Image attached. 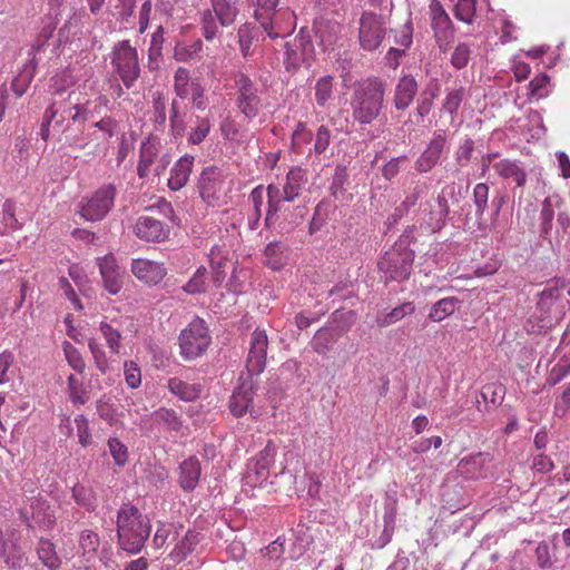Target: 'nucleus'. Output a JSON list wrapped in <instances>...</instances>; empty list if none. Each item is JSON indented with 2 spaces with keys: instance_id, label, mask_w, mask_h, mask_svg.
I'll return each instance as SVG.
<instances>
[{
  "instance_id": "nucleus-1",
  "label": "nucleus",
  "mask_w": 570,
  "mask_h": 570,
  "mask_svg": "<svg viewBox=\"0 0 570 570\" xmlns=\"http://www.w3.org/2000/svg\"><path fill=\"white\" fill-rule=\"evenodd\" d=\"M151 523L147 515L127 502L117 512V535L119 547L131 553H139L150 535Z\"/></svg>"
},
{
  "instance_id": "nucleus-2",
  "label": "nucleus",
  "mask_w": 570,
  "mask_h": 570,
  "mask_svg": "<svg viewBox=\"0 0 570 570\" xmlns=\"http://www.w3.org/2000/svg\"><path fill=\"white\" fill-rule=\"evenodd\" d=\"M386 82L381 78H368L353 89L351 96L352 117L362 126L372 124L384 108Z\"/></svg>"
},
{
  "instance_id": "nucleus-3",
  "label": "nucleus",
  "mask_w": 570,
  "mask_h": 570,
  "mask_svg": "<svg viewBox=\"0 0 570 570\" xmlns=\"http://www.w3.org/2000/svg\"><path fill=\"white\" fill-rule=\"evenodd\" d=\"M414 226L407 227L379 261L377 267L384 275L385 283H401L409 278L415 256L410 247L414 240Z\"/></svg>"
},
{
  "instance_id": "nucleus-4",
  "label": "nucleus",
  "mask_w": 570,
  "mask_h": 570,
  "mask_svg": "<svg viewBox=\"0 0 570 570\" xmlns=\"http://www.w3.org/2000/svg\"><path fill=\"white\" fill-rule=\"evenodd\" d=\"M209 1L212 8L200 13L202 35L206 41H213L219 35V26L226 28L234 24L239 12L236 1Z\"/></svg>"
},
{
  "instance_id": "nucleus-5",
  "label": "nucleus",
  "mask_w": 570,
  "mask_h": 570,
  "mask_svg": "<svg viewBox=\"0 0 570 570\" xmlns=\"http://www.w3.org/2000/svg\"><path fill=\"white\" fill-rule=\"evenodd\" d=\"M110 58L115 72L119 76L124 86L130 89L140 77L137 49L130 45L129 40H121L115 43Z\"/></svg>"
},
{
  "instance_id": "nucleus-6",
  "label": "nucleus",
  "mask_w": 570,
  "mask_h": 570,
  "mask_svg": "<svg viewBox=\"0 0 570 570\" xmlns=\"http://www.w3.org/2000/svg\"><path fill=\"white\" fill-rule=\"evenodd\" d=\"M212 342L204 320L196 317L179 335L180 354L185 360L203 355Z\"/></svg>"
},
{
  "instance_id": "nucleus-7",
  "label": "nucleus",
  "mask_w": 570,
  "mask_h": 570,
  "mask_svg": "<svg viewBox=\"0 0 570 570\" xmlns=\"http://www.w3.org/2000/svg\"><path fill=\"white\" fill-rule=\"evenodd\" d=\"M314 59V43L304 30H301L292 41L285 43L284 67L287 72L295 73L303 66L309 68Z\"/></svg>"
},
{
  "instance_id": "nucleus-8",
  "label": "nucleus",
  "mask_w": 570,
  "mask_h": 570,
  "mask_svg": "<svg viewBox=\"0 0 570 570\" xmlns=\"http://www.w3.org/2000/svg\"><path fill=\"white\" fill-rule=\"evenodd\" d=\"M386 22L383 16L364 11L358 20V41L365 51H375L386 36Z\"/></svg>"
},
{
  "instance_id": "nucleus-9",
  "label": "nucleus",
  "mask_w": 570,
  "mask_h": 570,
  "mask_svg": "<svg viewBox=\"0 0 570 570\" xmlns=\"http://www.w3.org/2000/svg\"><path fill=\"white\" fill-rule=\"evenodd\" d=\"M236 105L239 111L248 120H253L262 108V98L254 81L244 72L235 78Z\"/></svg>"
},
{
  "instance_id": "nucleus-10",
  "label": "nucleus",
  "mask_w": 570,
  "mask_h": 570,
  "mask_svg": "<svg viewBox=\"0 0 570 570\" xmlns=\"http://www.w3.org/2000/svg\"><path fill=\"white\" fill-rule=\"evenodd\" d=\"M117 193L118 189L115 184L102 185L81 206V216L90 222L101 220L112 208Z\"/></svg>"
},
{
  "instance_id": "nucleus-11",
  "label": "nucleus",
  "mask_w": 570,
  "mask_h": 570,
  "mask_svg": "<svg viewBox=\"0 0 570 570\" xmlns=\"http://www.w3.org/2000/svg\"><path fill=\"white\" fill-rule=\"evenodd\" d=\"M268 338L265 331L255 330L250 337V347L246 360L247 377L253 379L264 372L266 367Z\"/></svg>"
},
{
  "instance_id": "nucleus-12",
  "label": "nucleus",
  "mask_w": 570,
  "mask_h": 570,
  "mask_svg": "<svg viewBox=\"0 0 570 570\" xmlns=\"http://www.w3.org/2000/svg\"><path fill=\"white\" fill-rule=\"evenodd\" d=\"M257 382L245 376L243 372L239 377V384L229 399V411L235 417H242L247 413L253 404L254 395L257 391Z\"/></svg>"
},
{
  "instance_id": "nucleus-13",
  "label": "nucleus",
  "mask_w": 570,
  "mask_h": 570,
  "mask_svg": "<svg viewBox=\"0 0 570 570\" xmlns=\"http://www.w3.org/2000/svg\"><path fill=\"white\" fill-rule=\"evenodd\" d=\"M446 145V135L444 130H435L433 137L422 151L414 164V168L420 174H426L439 163L444 147Z\"/></svg>"
},
{
  "instance_id": "nucleus-14",
  "label": "nucleus",
  "mask_w": 570,
  "mask_h": 570,
  "mask_svg": "<svg viewBox=\"0 0 570 570\" xmlns=\"http://www.w3.org/2000/svg\"><path fill=\"white\" fill-rule=\"evenodd\" d=\"M223 184L224 176L220 168L216 166L204 168L197 181V188L203 200L209 205L217 200Z\"/></svg>"
},
{
  "instance_id": "nucleus-15",
  "label": "nucleus",
  "mask_w": 570,
  "mask_h": 570,
  "mask_svg": "<svg viewBox=\"0 0 570 570\" xmlns=\"http://www.w3.org/2000/svg\"><path fill=\"white\" fill-rule=\"evenodd\" d=\"M134 229L138 238L153 243L166 240L170 233L168 225L151 216H140Z\"/></svg>"
},
{
  "instance_id": "nucleus-16",
  "label": "nucleus",
  "mask_w": 570,
  "mask_h": 570,
  "mask_svg": "<svg viewBox=\"0 0 570 570\" xmlns=\"http://www.w3.org/2000/svg\"><path fill=\"white\" fill-rule=\"evenodd\" d=\"M428 208L423 210L424 223L432 233L441 232L445 226L450 215V206L444 191L435 198V204L428 203Z\"/></svg>"
},
{
  "instance_id": "nucleus-17",
  "label": "nucleus",
  "mask_w": 570,
  "mask_h": 570,
  "mask_svg": "<svg viewBox=\"0 0 570 570\" xmlns=\"http://www.w3.org/2000/svg\"><path fill=\"white\" fill-rule=\"evenodd\" d=\"M132 274L147 285H158L167 274L163 263L137 258L131 263Z\"/></svg>"
},
{
  "instance_id": "nucleus-18",
  "label": "nucleus",
  "mask_w": 570,
  "mask_h": 570,
  "mask_svg": "<svg viewBox=\"0 0 570 570\" xmlns=\"http://www.w3.org/2000/svg\"><path fill=\"white\" fill-rule=\"evenodd\" d=\"M202 474L199 460L191 455L184 460L178 468V484L185 492L196 489Z\"/></svg>"
},
{
  "instance_id": "nucleus-19",
  "label": "nucleus",
  "mask_w": 570,
  "mask_h": 570,
  "mask_svg": "<svg viewBox=\"0 0 570 570\" xmlns=\"http://www.w3.org/2000/svg\"><path fill=\"white\" fill-rule=\"evenodd\" d=\"M419 85L412 75L402 76L394 91L393 104L397 110H405L413 102L417 94Z\"/></svg>"
},
{
  "instance_id": "nucleus-20",
  "label": "nucleus",
  "mask_w": 570,
  "mask_h": 570,
  "mask_svg": "<svg viewBox=\"0 0 570 570\" xmlns=\"http://www.w3.org/2000/svg\"><path fill=\"white\" fill-rule=\"evenodd\" d=\"M266 191L268 200L264 225L267 229L276 230L284 210L282 203L285 200L283 199L279 187L274 184L268 185Z\"/></svg>"
},
{
  "instance_id": "nucleus-21",
  "label": "nucleus",
  "mask_w": 570,
  "mask_h": 570,
  "mask_svg": "<svg viewBox=\"0 0 570 570\" xmlns=\"http://www.w3.org/2000/svg\"><path fill=\"white\" fill-rule=\"evenodd\" d=\"M42 46L43 43H39L31 48L32 58L24 65L19 75L16 76L11 81V89L17 97H22L26 94L32 79L35 78L36 69L38 66V61L35 55L36 51H39L42 48Z\"/></svg>"
},
{
  "instance_id": "nucleus-22",
  "label": "nucleus",
  "mask_w": 570,
  "mask_h": 570,
  "mask_svg": "<svg viewBox=\"0 0 570 570\" xmlns=\"http://www.w3.org/2000/svg\"><path fill=\"white\" fill-rule=\"evenodd\" d=\"M194 160V156L184 155L174 164L168 179V187L171 190H179L187 184L193 170Z\"/></svg>"
},
{
  "instance_id": "nucleus-23",
  "label": "nucleus",
  "mask_w": 570,
  "mask_h": 570,
  "mask_svg": "<svg viewBox=\"0 0 570 570\" xmlns=\"http://www.w3.org/2000/svg\"><path fill=\"white\" fill-rule=\"evenodd\" d=\"M491 461L489 453L479 452L476 454L463 458L459 465V472L470 479L485 478L484 465Z\"/></svg>"
},
{
  "instance_id": "nucleus-24",
  "label": "nucleus",
  "mask_w": 570,
  "mask_h": 570,
  "mask_svg": "<svg viewBox=\"0 0 570 570\" xmlns=\"http://www.w3.org/2000/svg\"><path fill=\"white\" fill-rule=\"evenodd\" d=\"M307 181L306 173L299 167H293L286 175V181L281 190L283 199L286 203H292L297 198L303 189V186Z\"/></svg>"
},
{
  "instance_id": "nucleus-25",
  "label": "nucleus",
  "mask_w": 570,
  "mask_h": 570,
  "mask_svg": "<svg viewBox=\"0 0 570 570\" xmlns=\"http://www.w3.org/2000/svg\"><path fill=\"white\" fill-rule=\"evenodd\" d=\"M497 174L504 179H513L517 187H524L528 179L527 171L517 160L502 159L493 165Z\"/></svg>"
},
{
  "instance_id": "nucleus-26",
  "label": "nucleus",
  "mask_w": 570,
  "mask_h": 570,
  "mask_svg": "<svg viewBox=\"0 0 570 570\" xmlns=\"http://www.w3.org/2000/svg\"><path fill=\"white\" fill-rule=\"evenodd\" d=\"M168 390L185 402H193L200 396L203 386L198 383H188L179 377L168 380Z\"/></svg>"
},
{
  "instance_id": "nucleus-27",
  "label": "nucleus",
  "mask_w": 570,
  "mask_h": 570,
  "mask_svg": "<svg viewBox=\"0 0 570 570\" xmlns=\"http://www.w3.org/2000/svg\"><path fill=\"white\" fill-rule=\"evenodd\" d=\"M432 9V28L434 36L440 42L442 39L448 40L453 37L452 21L443 8L438 3Z\"/></svg>"
},
{
  "instance_id": "nucleus-28",
  "label": "nucleus",
  "mask_w": 570,
  "mask_h": 570,
  "mask_svg": "<svg viewBox=\"0 0 570 570\" xmlns=\"http://www.w3.org/2000/svg\"><path fill=\"white\" fill-rule=\"evenodd\" d=\"M32 519L43 530H50L56 523V515L50 504L42 498H37L31 503Z\"/></svg>"
},
{
  "instance_id": "nucleus-29",
  "label": "nucleus",
  "mask_w": 570,
  "mask_h": 570,
  "mask_svg": "<svg viewBox=\"0 0 570 570\" xmlns=\"http://www.w3.org/2000/svg\"><path fill=\"white\" fill-rule=\"evenodd\" d=\"M306 214H307V208L305 206L284 208L283 215L279 219L276 232H278L281 234L291 233L295 227H297L299 224H302Z\"/></svg>"
},
{
  "instance_id": "nucleus-30",
  "label": "nucleus",
  "mask_w": 570,
  "mask_h": 570,
  "mask_svg": "<svg viewBox=\"0 0 570 570\" xmlns=\"http://www.w3.org/2000/svg\"><path fill=\"white\" fill-rule=\"evenodd\" d=\"M276 445L272 440L267 442L265 448L253 460V469L258 478L266 479L269 468L275 462Z\"/></svg>"
},
{
  "instance_id": "nucleus-31",
  "label": "nucleus",
  "mask_w": 570,
  "mask_h": 570,
  "mask_svg": "<svg viewBox=\"0 0 570 570\" xmlns=\"http://www.w3.org/2000/svg\"><path fill=\"white\" fill-rule=\"evenodd\" d=\"M553 219H554V209L552 205V199L547 197L541 205L540 216H539V229L540 237L548 240L550 244L553 243Z\"/></svg>"
},
{
  "instance_id": "nucleus-32",
  "label": "nucleus",
  "mask_w": 570,
  "mask_h": 570,
  "mask_svg": "<svg viewBox=\"0 0 570 570\" xmlns=\"http://www.w3.org/2000/svg\"><path fill=\"white\" fill-rule=\"evenodd\" d=\"M199 533L194 530H188L184 538L175 546L169 557L174 562H180L190 554L199 543Z\"/></svg>"
},
{
  "instance_id": "nucleus-33",
  "label": "nucleus",
  "mask_w": 570,
  "mask_h": 570,
  "mask_svg": "<svg viewBox=\"0 0 570 570\" xmlns=\"http://www.w3.org/2000/svg\"><path fill=\"white\" fill-rule=\"evenodd\" d=\"M264 257L269 268L279 271L287 262L286 248L279 242H272L265 247Z\"/></svg>"
},
{
  "instance_id": "nucleus-34",
  "label": "nucleus",
  "mask_w": 570,
  "mask_h": 570,
  "mask_svg": "<svg viewBox=\"0 0 570 570\" xmlns=\"http://www.w3.org/2000/svg\"><path fill=\"white\" fill-rule=\"evenodd\" d=\"M67 392L70 402L76 406L85 405L90 400L88 387L73 374L67 379Z\"/></svg>"
},
{
  "instance_id": "nucleus-35",
  "label": "nucleus",
  "mask_w": 570,
  "mask_h": 570,
  "mask_svg": "<svg viewBox=\"0 0 570 570\" xmlns=\"http://www.w3.org/2000/svg\"><path fill=\"white\" fill-rule=\"evenodd\" d=\"M55 111L53 121L56 126L61 127L67 118L70 119L72 111L71 94L67 98L53 99L45 111Z\"/></svg>"
},
{
  "instance_id": "nucleus-36",
  "label": "nucleus",
  "mask_w": 570,
  "mask_h": 570,
  "mask_svg": "<svg viewBox=\"0 0 570 570\" xmlns=\"http://www.w3.org/2000/svg\"><path fill=\"white\" fill-rule=\"evenodd\" d=\"M98 266L104 279V285H117L120 271L116 258L112 255H106L98 258Z\"/></svg>"
},
{
  "instance_id": "nucleus-37",
  "label": "nucleus",
  "mask_w": 570,
  "mask_h": 570,
  "mask_svg": "<svg viewBox=\"0 0 570 570\" xmlns=\"http://www.w3.org/2000/svg\"><path fill=\"white\" fill-rule=\"evenodd\" d=\"M37 553L43 566L48 569L57 570L60 567L61 561L57 556L53 543L50 540L41 538L39 540Z\"/></svg>"
},
{
  "instance_id": "nucleus-38",
  "label": "nucleus",
  "mask_w": 570,
  "mask_h": 570,
  "mask_svg": "<svg viewBox=\"0 0 570 570\" xmlns=\"http://www.w3.org/2000/svg\"><path fill=\"white\" fill-rule=\"evenodd\" d=\"M71 494L78 505L85 508L89 512L96 510L97 497L92 489L77 483L72 487Z\"/></svg>"
},
{
  "instance_id": "nucleus-39",
  "label": "nucleus",
  "mask_w": 570,
  "mask_h": 570,
  "mask_svg": "<svg viewBox=\"0 0 570 570\" xmlns=\"http://www.w3.org/2000/svg\"><path fill=\"white\" fill-rule=\"evenodd\" d=\"M228 272H232L228 285H233L236 278L234 264L226 259H219L217 262H215L214 258L210 259V279L215 284H222L226 279Z\"/></svg>"
},
{
  "instance_id": "nucleus-40",
  "label": "nucleus",
  "mask_w": 570,
  "mask_h": 570,
  "mask_svg": "<svg viewBox=\"0 0 570 570\" xmlns=\"http://www.w3.org/2000/svg\"><path fill=\"white\" fill-rule=\"evenodd\" d=\"M415 307L413 303L406 302L403 303L395 308H393L390 313H386L384 315H379L376 317V323L380 327H386L390 326L397 321L402 320L406 315H411L414 312Z\"/></svg>"
},
{
  "instance_id": "nucleus-41",
  "label": "nucleus",
  "mask_w": 570,
  "mask_h": 570,
  "mask_svg": "<svg viewBox=\"0 0 570 570\" xmlns=\"http://www.w3.org/2000/svg\"><path fill=\"white\" fill-rule=\"evenodd\" d=\"M334 77H321L315 83V100L317 106L325 107L333 99Z\"/></svg>"
},
{
  "instance_id": "nucleus-42",
  "label": "nucleus",
  "mask_w": 570,
  "mask_h": 570,
  "mask_svg": "<svg viewBox=\"0 0 570 570\" xmlns=\"http://www.w3.org/2000/svg\"><path fill=\"white\" fill-rule=\"evenodd\" d=\"M335 343V336L331 328L321 327L312 340V348L320 355H325Z\"/></svg>"
},
{
  "instance_id": "nucleus-43",
  "label": "nucleus",
  "mask_w": 570,
  "mask_h": 570,
  "mask_svg": "<svg viewBox=\"0 0 570 570\" xmlns=\"http://www.w3.org/2000/svg\"><path fill=\"white\" fill-rule=\"evenodd\" d=\"M459 304V301L455 297H446L436 302L431 308L429 317L433 322H441L446 316L454 313Z\"/></svg>"
},
{
  "instance_id": "nucleus-44",
  "label": "nucleus",
  "mask_w": 570,
  "mask_h": 570,
  "mask_svg": "<svg viewBox=\"0 0 570 570\" xmlns=\"http://www.w3.org/2000/svg\"><path fill=\"white\" fill-rule=\"evenodd\" d=\"M570 374V357L563 355L560 360L552 366L546 377L547 386H554L560 383L564 377Z\"/></svg>"
},
{
  "instance_id": "nucleus-45",
  "label": "nucleus",
  "mask_w": 570,
  "mask_h": 570,
  "mask_svg": "<svg viewBox=\"0 0 570 570\" xmlns=\"http://www.w3.org/2000/svg\"><path fill=\"white\" fill-rule=\"evenodd\" d=\"M490 187L485 183H479L473 188V204L475 207V217L482 219L485 210L489 208Z\"/></svg>"
},
{
  "instance_id": "nucleus-46",
  "label": "nucleus",
  "mask_w": 570,
  "mask_h": 570,
  "mask_svg": "<svg viewBox=\"0 0 570 570\" xmlns=\"http://www.w3.org/2000/svg\"><path fill=\"white\" fill-rule=\"evenodd\" d=\"M249 199L253 203V215L249 222V227L256 229L262 217V206L264 204V188L262 185L256 186L249 194Z\"/></svg>"
},
{
  "instance_id": "nucleus-47",
  "label": "nucleus",
  "mask_w": 570,
  "mask_h": 570,
  "mask_svg": "<svg viewBox=\"0 0 570 570\" xmlns=\"http://www.w3.org/2000/svg\"><path fill=\"white\" fill-rule=\"evenodd\" d=\"M108 448L115 465L125 466L129 458L128 448L118 438H109Z\"/></svg>"
},
{
  "instance_id": "nucleus-48",
  "label": "nucleus",
  "mask_w": 570,
  "mask_h": 570,
  "mask_svg": "<svg viewBox=\"0 0 570 570\" xmlns=\"http://www.w3.org/2000/svg\"><path fill=\"white\" fill-rule=\"evenodd\" d=\"M63 353L68 364L79 374H82L86 368V363L79 351L69 342H63Z\"/></svg>"
},
{
  "instance_id": "nucleus-49",
  "label": "nucleus",
  "mask_w": 570,
  "mask_h": 570,
  "mask_svg": "<svg viewBox=\"0 0 570 570\" xmlns=\"http://www.w3.org/2000/svg\"><path fill=\"white\" fill-rule=\"evenodd\" d=\"M212 124L208 118L197 117L196 126L191 129L188 136V142L191 145H199L208 136Z\"/></svg>"
},
{
  "instance_id": "nucleus-50",
  "label": "nucleus",
  "mask_w": 570,
  "mask_h": 570,
  "mask_svg": "<svg viewBox=\"0 0 570 570\" xmlns=\"http://www.w3.org/2000/svg\"><path fill=\"white\" fill-rule=\"evenodd\" d=\"M137 0H116L114 17L120 23H128L134 16Z\"/></svg>"
},
{
  "instance_id": "nucleus-51",
  "label": "nucleus",
  "mask_w": 570,
  "mask_h": 570,
  "mask_svg": "<svg viewBox=\"0 0 570 570\" xmlns=\"http://www.w3.org/2000/svg\"><path fill=\"white\" fill-rule=\"evenodd\" d=\"M475 3L476 0H458L454 8L455 18L465 23H472L475 14Z\"/></svg>"
},
{
  "instance_id": "nucleus-52",
  "label": "nucleus",
  "mask_w": 570,
  "mask_h": 570,
  "mask_svg": "<svg viewBox=\"0 0 570 570\" xmlns=\"http://www.w3.org/2000/svg\"><path fill=\"white\" fill-rule=\"evenodd\" d=\"M549 76L540 73L534 77L529 83V98L537 97L539 99L546 98L549 95L548 90Z\"/></svg>"
},
{
  "instance_id": "nucleus-53",
  "label": "nucleus",
  "mask_w": 570,
  "mask_h": 570,
  "mask_svg": "<svg viewBox=\"0 0 570 570\" xmlns=\"http://www.w3.org/2000/svg\"><path fill=\"white\" fill-rule=\"evenodd\" d=\"M474 150V141L471 138H465L458 147L454 159L459 167H465L470 164Z\"/></svg>"
},
{
  "instance_id": "nucleus-54",
  "label": "nucleus",
  "mask_w": 570,
  "mask_h": 570,
  "mask_svg": "<svg viewBox=\"0 0 570 570\" xmlns=\"http://www.w3.org/2000/svg\"><path fill=\"white\" fill-rule=\"evenodd\" d=\"M239 49L244 58L252 55L250 48L253 43V32L249 23H244L238 28L237 31Z\"/></svg>"
},
{
  "instance_id": "nucleus-55",
  "label": "nucleus",
  "mask_w": 570,
  "mask_h": 570,
  "mask_svg": "<svg viewBox=\"0 0 570 570\" xmlns=\"http://www.w3.org/2000/svg\"><path fill=\"white\" fill-rule=\"evenodd\" d=\"M470 56H471L470 47L466 43L461 42L454 48V51L452 52L451 65L455 69L461 70L468 66Z\"/></svg>"
},
{
  "instance_id": "nucleus-56",
  "label": "nucleus",
  "mask_w": 570,
  "mask_h": 570,
  "mask_svg": "<svg viewBox=\"0 0 570 570\" xmlns=\"http://www.w3.org/2000/svg\"><path fill=\"white\" fill-rule=\"evenodd\" d=\"M464 99V88L451 90L446 94L443 102V109L450 115H455Z\"/></svg>"
},
{
  "instance_id": "nucleus-57",
  "label": "nucleus",
  "mask_w": 570,
  "mask_h": 570,
  "mask_svg": "<svg viewBox=\"0 0 570 570\" xmlns=\"http://www.w3.org/2000/svg\"><path fill=\"white\" fill-rule=\"evenodd\" d=\"M155 414L159 422L166 424L173 431H179L183 426L180 417L171 409L161 407Z\"/></svg>"
},
{
  "instance_id": "nucleus-58",
  "label": "nucleus",
  "mask_w": 570,
  "mask_h": 570,
  "mask_svg": "<svg viewBox=\"0 0 570 570\" xmlns=\"http://www.w3.org/2000/svg\"><path fill=\"white\" fill-rule=\"evenodd\" d=\"M397 512V498L395 493H386L384 501L383 523L395 528Z\"/></svg>"
},
{
  "instance_id": "nucleus-59",
  "label": "nucleus",
  "mask_w": 570,
  "mask_h": 570,
  "mask_svg": "<svg viewBox=\"0 0 570 570\" xmlns=\"http://www.w3.org/2000/svg\"><path fill=\"white\" fill-rule=\"evenodd\" d=\"M154 158L155 153L153 147L144 144L140 149V158L137 166V174L140 178H144L148 175V170L154 161Z\"/></svg>"
},
{
  "instance_id": "nucleus-60",
  "label": "nucleus",
  "mask_w": 570,
  "mask_h": 570,
  "mask_svg": "<svg viewBox=\"0 0 570 570\" xmlns=\"http://www.w3.org/2000/svg\"><path fill=\"white\" fill-rule=\"evenodd\" d=\"M100 331H101L109 348L114 353H118L119 347H120V340H121V335H120L119 331L114 328L110 324L105 323V322L100 323Z\"/></svg>"
},
{
  "instance_id": "nucleus-61",
  "label": "nucleus",
  "mask_w": 570,
  "mask_h": 570,
  "mask_svg": "<svg viewBox=\"0 0 570 570\" xmlns=\"http://www.w3.org/2000/svg\"><path fill=\"white\" fill-rule=\"evenodd\" d=\"M174 89L176 95L185 99L188 96L189 72L186 68L179 67L175 72Z\"/></svg>"
},
{
  "instance_id": "nucleus-62",
  "label": "nucleus",
  "mask_w": 570,
  "mask_h": 570,
  "mask_svg": "<svg viewBox=\"0 0 570 570\" xmlns=\"http://www.w3.org/2000/svg\"><path fill=\"white\" fill-rule=\"evenodd\" d=\"M567 235H570V215L566 212H559L557 215V228L553 230V242L560 244Z\"/></svg>"
},
{
  "instance_id": "nucleus-63",
  "label": "nucleus",
  "mask_w": 570,
  "mask_h": 570,
  "mask_svg": "<svg viewBox=\"0 0 570 570\" xmlns=\"http://www.w3.org/2000/svg\"><path fill=\"white\" fill-rule=\"evenodd\" d=\"M125 381L130 389H137L141 383V373L138 365L132 362H125L124 364Z\"/></svg>"
},
{
  "instance_id": "nucleus-64",
  "label": "nucleus",
  "mask_w": 570,
  "mask_h": 570,
  "mask_svg": "<svg viewBox=\"0 0 570 570\" xmlns=\"http://www.w3.org/2000/svg\"><path fill=\"white\" fill-rule=\"evenodd\" d=\"M75 423L77 428V435L79 439V443L87 448L91 443V433L89 428V422L87 417L82 414H79L75 417Z\"/></svg>"
}]
</instances>
